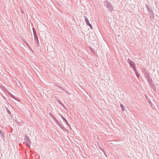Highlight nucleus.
Wrapping results in <instances>:
<instances>
[{
    "label": "nucleus",
    "instance_id": "obj_1",
    "mask_svg": "<svg viewBox=\"0 0 159 159\" xmlns=\"http://www.w3.org/2000/svg\"><path fill=\"white\" fill-rule=\"evenodd\" d=\"M25 142L26 144L28 146L30 147L31 145V142L28 137L27 136L25 137Z\"/></svg>",
    "mask_w": 159,
    "mask_h": 159
},
{
    "label": "nucleus",
    "instance_id": "obj_2",
    "mask_svg": "<svg viewBox=\"0 0 159 159\" xmlns=\"http://www.w3.org/2000/svg\"><path fill=\"white\" fill-rule=\"evenodd\" d=\"M32 29L33 30L34 40L36 41V42H37V43H39L38 39L37 36L36 32H35L34 28H33Z\"/></svg>",
    "mask_w": 159,
    "mask_h": 159
},
{
    "label": "nucleus",
    "instance_id": "obj_3",
    "mask_svg": "<svg viewBox=\"0 0 159 159\" xmlns=\"http://www.w3.org/2000/svg\"><path fill=\"white\" fill-rule=\"evenodd\" d=\"M107 8L109 9L110 10H112L113 9V7L112 5L110 3L107 2Z\"/></svg>",
    "mask_w": 159,
    "mask_h": 159
},
{
    "label": "nucleus",
    "instance_id": "obj_4",
    "mask_svg": "<svg viewBox=\"0 0 159 159\" xmlns=\"http://www.w3.org/2000/svg\"><path fill=\"white\" fill-rule=\"evenodd\" d=\"M150 17V18L152 20H153L154 19V13L153 12V11H152L151 12H150V13H148Z\"/></svg>",
    "mask_w": 159,
    "mask_h": 159
},
{
    "label": "nucleus",
    "instance_id": "obj_5",
    "mask_svg": "<svg viewBox=\"0 0 159 159\" xmlns=\"http://www.w3.org/2000/svg\"><path fill=\"white\" fill-rule=\"evenodd\" d=\"M52 117L53 118V119L54 120V121L56 122V123L57 124V125H58L59 123V122L56 119V118L54 116H52Z\"/></svg>",
    "mask_w": 159,
    "mask_h": 159
},
{
    "label": "nucleus",
    "instance_id": "obj_6",
    "mask_svg": "<svg viewBox=\"0 0 159 159\" xmlns=\"http://www.w3.org/2000/svg\"><path fill=\"white\" fill-rule=\"evenodd\" d=\"M146 6L147 7V10L148 11V13H150V12H151L152 11V9L151 8H149L147 6V5H146Z\"/></svg>",
    "mask_w": 159,
    "mask_h": 159
},
{
    "label": "nucleus",
    "instance_id": "obj_7",
    "mask_svg": "<svg viewBox=\"0 0 159 159\" xmlns=\"http://www.w3.org/2000/svg\"><path fill=\"white\" fill-rule=\"evenodd\" d=\"M150 85H151V88L153 89H155V86L154 85V83L152 82V83H150Z\"/></svg>",
    "mask_w": 159,
    "mask_h": 159
},
{
    "label": "nucleus",
    "instance_id": "obj_8",
    "mask_svg": "<svg viewBox=\"0 0 159 159\" xmlns=\"http://www.w3.org/2000/svg\"><path fill=\"white\" fill-rule=\"evenodd\" d=\"M0 135L2 137V139H4V135L3 133L2 132L1 130H0Z\"/></svg>",
    "mask_w": 159,
    "mask_h": 159
},
{
    "label": "nucleus",
    "instance_id": "obj_9",
    "mask_svg": "<svg viewBox=\"0 0 159 159\" xmlns=\"http://www.w3.org/2000/svg\"><path fill=\"white\" fill-rule=\"evenodd\" d=\"M148 82H149L150 83H152V82H153L152 80L150 78L149 76H148Z\"/></svg>",
    "mask_w": 159,
    "mask_h": 159
},
{
    "label": "nucleus",
    "instance_id": "obj_10",
    "mask_svg": "<svg viewBox=\"0 0 159 159\" xmlns=\"http://www.w3.org/2000/svg\"><path fill=\"white\" fill-rule=\"evenodd\" d=\"M84 17L85 18V23L86 24L87 23H88L89 21V20L87 18L86 16H84Z\"/></svg>",
    "mask_w": 159,
    "mask_h": 159
},
{
    "label": "nucleus",
    "instance_id": "obj_11",
    "mask_svg": "<svg viewBox=\"0 0 159 159\" xmlns=\"http://www.w3.org/2000/svg\"><path fill=\"white\" fill-rule=\"evenodd\" d=\"M57 125H58L59 127L62 129H64V126L62 125H61L60 123H59Z\"/></svg>",
    "mask_w": 159,
    "mask_h": 159
},
{
    "label": "nucleus",
    "instance_id": "obj_12",
    "mask_svg": "<svg viewBox=\"0 0 159 159\" xmlns=\"http://www.w3.org/2000/svg\"><path fill=\"white\" fill-rule=\"evenodd\" d=\"M86 24L90 26V29H93L92 26V25L89 23V22L88 23H87Z\"/></svg>",
    "mask_w": 159,
    "mask_h": 159
},
{
    "label": "nucleus",
    "instance_id": "obj_13",
    "mask_svg": "<svg viewBox=\"0 0 159 159\" xmlns=\"http://www.w3.org/2000/svg\"><path fill=\"white\" fill-rule=\"evenodd\" d=\"M127 61L129 64H131V62L134 63V61L131 60L130 59H128Z\"/></svg>",
    "mask_w": 159,
    "mask_h": 159
},
{
    "label": "nucleus",
    "instance_id": "obj_14",
    "mask_svg": "<svg viewBox=\"0 0 159 159\" xmlns=\"http://www.w3.org/2000/svg\"><path fill=\"white\" fill-rule=\"evenodd\" d=\"M8 94L9 95L11 96V97L12 98H13L14 99H15V97L11 93H9V92H8Z\"/></svg>",
    "mask_w": 159,
    "mask_h": 159
},
{
    "label": "nucleus",
    "instance_id": "obj_15",
    "mask_svg": "<svg viewBox=\"0 0 159 159\" xmlns=\"http://www.w3.org/2000/svg\"><path fill=\"white\" fill-rule=\"evenodd\" d=\"M120 106L122 108V111H124L125 109L123 105V104H120Z\"/></svg>",
    "mask_w": 159,
    "mask_h": 159
},
{
    "label": "nucleus",
    "instance_id": "obj_16",
    "mask_svg": "<svg viewBox=\"0 0 159 159\" xmlns=\"http://www.w3.org/2000/svg\"><path fill=\"white\" fill-rule=\"evenodd\" d=\"M6 110L7 112L8 113V114H9L10 115H11V113L9 109H8L7 108H6Z\"/></svg>",
    "mask_w": 159,
    "mask_h": 159
},
{
    "label": "nucleus",
    "instance_id": "obj_17",
    "mask_svg": "<svg viewBox=\"0 0 159 159\" xmlns=\"http://www.w3.org/2000/svg\"><path fill=\"white\" fill-rule=\"evenodd\" d=\"M60 89H61V90L64 91L66 93H67V92L66 90L63 88H62V87H61V88H60Z\"/></svg>",
    "mask_w": 159,
    "mask_h": 159
},
{
    "label": "nucleus",
    "instance_id": "obj_18",
    "mask_svg": "<svg viewBox=\"0 0 159 159\" xmlns=\"http://www.w3.org/2000/svg\"><path fill=\"white\" fill-rule=\"evenodd\" d=\"M132 67H133V68L134 70V71H135L136 70V68H135V66H134V65H132Z\"/></svg>",
    "mask_w": 159,
    "mask_h": 159
},
{
    "label": "nucleus",
    "instance_id": "obj_19",
    "mask_svg": "<svg viewBox=\"0 0 159 159\" xmlns=\"http://www.w3.org/2000/svg\"><path fill=\"white\" fill-rule=\"evenodd\" d=\"M64 121H65V122H66V123L67 124V125L69 126H70V125L68 123V122H67V120L66 119V120H64Z\"/></svg>",
    "mask_w": 159,
    "mask_h": 159
},
{
    "label": "nucleus",
    "instance_id": "obj_20",
    "mask_svg": "<svg viewBox=\"0 0 159 159\" xmlns=\"http://www.w3.org/2000/svg\"><path fill=\"white\" fill-rule=\"evenodd\" d=\"M130 67H132V65H134V63H132V62H131V64H129Z\"/></svg>",
    "mask_w": 159,
    "mask_h": 159
},
{
    "label": "nucleus",
    "instance_id": "obj_21",
    "mask_svg": "<svg viewBox=\"0 0 159 159\" xmlns=\"http://www.w3.org/2000/svg\"><path fill=\"white\" fill-rule=\"evenodd\" d=\"M56 86L58 87L60 89V88H61V87L60 85H57V84H56Z\"/></svg>",
    "mask_w": 159,
    "mask_h": 159
},
{
    "label": "nucleus",
    "instance_id": "obj_22",
    "mask_svg": "<svg viewBox=\"0 0 159 159\" xmlns=\"http://www.w3.org/2000/svg\"><path fill=\"white\" fill-rule=\"evenodd\" d=\"M26 44L27 46V47L30 48V49H31V48L29 46V45L28 43H26Z\"/></svg>",
    "mask_w": 159,
    "mask_h": 159
},
{
    "label": "nucleus",
    "instance_id": "obj_23",
    "mask_svg": "<svg viewBox=\"0 0 159 159\" xmlns=\"http://www.w3.org/2000/svg\"><path fill=\"white\" fill-rule=\"evenodd\" d=\"M100 149H101L102 151H103V152L106 155V153H105V152L104 150L102 149H101L100 148Z\"/></svg>",
    "mask_w": 159,
    "mask_h": 159
},
{
    "label": "nucleus",
    "instance_id": "obj_24",
    "mask_svg": "<svg viewBox=\"0 0 159 159\" xmlns=\"http://www.w3.org/2000/svg\"><path fill=\"white\" fill-rule=\"evenodd\" d=\"M134 72H135V74H136V75L137 74H139L138 72V71L137 70H136L135 71H134Z\"/></svg>",
    "mask_w": 159,
    "mask_h": 159
},
{
    "label": "nucleus",
    "instance_id": "obj_25",
    "mask_svg": "<svg viewBox=\"0 0 159 159\" xmlns=\"http://www.w3.org/2000/svg\"><path fill=\"white\" fill-rule=\"evenodd\" d=\"M61 116L64 120H66V119H65L62 115H61Z\"/></svg>",
    "mask_w": 159,
    "mask_h": 159
},
{
    "label": "nucleus",
    "instance_id": "obj_26",
    "mask_svg": "<svg viewBox=\"0 0 159 159\" xmlns=\"http://www.w3.org/2000/svg\"><path fill=\"white\" fill-rule=\"evenodd\" d=\"M136 75L137 76L138 78H139V74H137Z\"/></svg>",
    "mask_w": 159,
    "mask_h": 159
},
{
    "label": "nucleus",
    "instance_id": "obj_27",
    "mask_svg": "<svg viewBox=\"0 0 159 159\" xmlns=\"http://www.w3.org/2000/svg\"><path fill=\"white\" fill-rule=\"evenodd\" d=\"M21 11L22 13H23V11H22V9H21Z\"/></svg>",
    "mask_w": 159,
    "mask_h": 159
},
{
    "label": "nucleus",
    "instance_id": "obj_28",
    "mask_svg": "<svg viewBox=\"0 0 159 159\" xmlns=\"http://www.w3.org/2000/svg\"><path fill=\"white\" fill-rule=\"evenodd\" d=\"M65 130H66V132H68V130H67V129H66Z\"/></svg>",
    "mask_w": 159,
    "mask_h": 159
},
{
    "label": "nucleus",
    "instance_id": "obj_29",
    "mask_svg": "<svg viewBox=\"0 0 159 159\" xmlns=\"http://www.w3.org/2000/svg\"><path fill=\"white\" fill-rule=\"evenodd\" d=\"M24 42L25 43V44H26V43H27L25 41H24Z\"/></svg>",
    "mask_w": 159,
    "mask_h": 159
},
{
    "label": "nucleus",
    "instance_id": "obj_30",
    "mask_svg": "<svg viewBox=\"0 0 159 159\" xmlns=\"http://www.w3.org/2000/svg\"><path fill=\"white\" fill-rule=\"evenodd\" d=\"M64 108H65V109H66V107H64Z\"/></svg>",
    "mask_w": 159,
    "mask_h": 159
}]
</instances>
